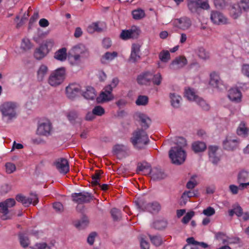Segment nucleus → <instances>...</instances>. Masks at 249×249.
I'll list each match as a JSON object with an SVG mask.
<instances>
[{"mask_svg":"<svg viewBox=\"0 0 249 249\" xmlns=\"http://www.w3.org/2000/svg\"><path fill=\"white\" fill-rule=\"evenodd\" d=\"M152 79L154 84L159 85L161 83L162 79L161 75L160 73H158L154 75H153Z\"/></svg>","mask_w":249,"mask_h":249,"instance_id":"obj_60","label":"nucleus"},{"mask_svg":"<svg viewBox=\"0 0 249 249\" xmlns=\"http://www.w3.org/2000/svg\"><path fill=\"white\" fill-rule=\"evenodd\" d=\"M66 69L61 67L52 71L48 79L49 84L54 87L60 85L64 81Z\"/></svg>","mask_w":249,"mask_h":249,"instance_id":"obj_5","label":"nucleus"},{"mask_svg":"<svg viewBox=\"0 0 249 249\" xmlns=\"http://www.w3.org/2000/svg\"><path fill=\"white\" fill-rule=\"evenodd\" d=\"M82 95L87 100H93L96 97L94 89L90 86H88L85 90H82Z\"/></svg>","mask_w":249,"mask_h":249,"instance_id":"obj_27","label":"nucleus"},{"mask_svg":"<svg viewBox=\"0 0 249 249\" xmlns=\"http://www.w3.org/2000/svg\"><path fill=\"white\" fill-rule=\"evenodd\" d=\"M127 148L126 146H125L124 145L122 144H117L113 148V150L114 152L118 154L119 152H122V151H125L127 150Z\"/></svg>","mask_w":249,"mask_h":249,"instance_id":"obj_61","label":"nucleus"},{"mask_svg":"<svg viewBox=\"0 0 249 249\" xmlns=\"http://www.w3.org/2000/svg\"><path fill=\"white\" fill-rule=\"evenodd\" d=\"M112 90L107 89L105 87L104 90L101 92L97 100L100 102H106L112 100L114 99V96L112 93Z\"/></svg>","mask_w":249,"mask_h":249,"instance_id":"obj_22","label":"nucleus"},{"mask_svg":"<svg viewBox=\"0 0 249 249\" xmlns=\"http://www.w3.org/2000/svg\"><path fill=\"white\" fill-rule=\"evenodd\" d=\"M33 47V44L30 40L27 38H24L22 39L20 48L24 51H27L31 49Z\"/></svg>","mask_w":249,"mask_h":249,"instance_id":"obj_38","label":"nucleus"},{"mask_svg":"<svg viewBox=\"0 0 249 249\" xmlns=\"http://www.w3.org/2000/svg\"><path fill=\"white\" fill-rule=\"evenodd\" d=\"M213 2L216 8L218 9L223 8L226 5L225 0H213Z\"/></svg>","mask_w":249,"mask_h":249,"instance_id":"obj_62","label":"nucleus"},{"mask_svg":"<svg viewBox=\"0 0 249 249\" xmlns=\"http://www.w3.org/2000/svg\"><path fill=\"white\" fill-rule=\"evenodd\" d=\"M133 18L136 20L141 19L145 16V12L143 10L138 8L132 12Z\"/></svg>","mask_w":249,"mask_h":249,"instance_id":"obj_40","label":"nucleus"},{"mask_svg":"<svg viewBox=\"0 0 249 249\" xmlns=\"http://www.w3.org/2000/svg\"><path fill=\"white\" fill-rule=\"evenodd\" d=\"M135 118L144 129L149 127L151 120L146 114L137 112L135 115Z\"/></svg>","mask_w":249,"mask_h":249,"instance_id":"obj_21","label":"nucleus"},{"mask_svg":"<svg viewBox=\"0 0 249 249\" xmlns=\"http://www.w3.org/2000/svg\"><path fill=\"white\" fill-rule=\"evenodd\" d=\"M212 22L216 24H225L227 22V18L221 13L217 11H212L211 15Z\"/></svg>","mask_w":249,"mask_h":249,"instance_id":"obj_24","label":"nucleus"},{"mask_svg":"<svg viewBox=\"0 0 249 249\" xmlns=\"http://www.w3.org/2000/svg\"><path fill=\"white\" fill-rule=\"evenodd\" d=\"M149 141L146 132L142 129L136 130L131 138V142L134 147L139 150L144 148L148 143Z\"/></svg>","mask_w":249,"mask_h":249,"instance_id":"obj_4","label":"nucleus"},{"mask_svg":"<svg viewBox=\"0 0 249 249\" xmlns=\"http://www.w3.org/2000/svg\"><path fill=\"white\" fill-rule=\"evenodd\" d=\"M89 224V219L87 217H83L80 220L75 224V227L79 229L85 228Z\"/></svg>","mask_w":249,"mask_h":249,"instance_id":"obj_46","label":"nucleus"},{"mask_svg":"<svg viewBox=\"0 0 249 249\" xmlns=\"http://www.w3.org/2000/svg\"><path fill=\"white\" fill-rule=\"evenodd\" d=\"M160 60L164 63H167L170 59V54L167 50L162 51L159 54Z\"/></svg>","mask_w":249,"mask_h":249,"instance_id":"obj_44","label":"nucleus"},{"mask_svg":"<svg viewBox=\"0 0 249 249\" xmlns=\"http://www.w3.org/2000/svg\"><path fill=\"white\" fill-rule=\"evenodd\" d=\"M140 32V30L138 27L133 26L129 30H123L120 35V37L124 40L135 38L138 37Z\"/></svg>","mask_w":249,"mask_h":249,"instance_id":"obj_16","label":"nucleus"},{"mask_svg":"<svg viewBox=\"0 0 249 249\" xmlns=\"http://www.w3.org/2000/svg\"><path fill=\"white\" fill-rule=\"evenodd\" d=\"M185 96L189 100L194 102L198 98L194 89L189 88L185 89Z\"/></svg>","mask_w":249,"mask_h":249,"instance_id":"obj_34","label":"nucleus"},{"mask_svg":"<svg viewBox=\"0 0 249 249\" xmlns=\"http://www.w3.org/2000/svg\"><path fill=\"white\" fill-rule=\"evenodd\" d=\"M236 133L241 137H247L249 135V128L247 127L246 124L244 122H242L237 128Z\"/></svg>","mask_w":249,"mask_h":249,"instance_id":"obj_31","label":"nucleus"},{"mask_svg":"<svg viewBox=\"0 0 249 249\" xmlns=\"http://www.w3.org/2000/svg\"><path fill=\"white\" fill-rule=\"evenodd\" d=\"M81 87L76 83L69 84L66 88V94L67 97L71 99H73L82 93Z\"/></svg>","mask_w":249,"mask_h":249,"instance_id":"obj_10","label":"nucleus"},{"mask_svg":"<svg viewBox=\"0 0 249 249\" xmlns=\"http://www.w3.org/2000/svg\"><path fill=\"white\" fill-rule=\"evenodd\" d=\"M189 200L188 195L184 191L182 194L180 199V204L181 205H185Z\"/></svg>","mask_w":249,"mask_h":249,"instance_id":"obj_64","label":"nucleus"},{"mask_svg":"<svg viewBox=\"0 0 249 249\" xmlns=\"http://www.w3.org/2000/svg\"><path fill=\"white\" fill-rule=\"evenodd\" d=\"M173 23L176 27L182 31L188 30L192 26L191 20L187 17L175 19Z\"/></svg>","mask_w":249,"mask_h":249,"instance_id":"obj_11","label":"nucleus"},{"mask_svg":"<svg viewBox=\"0 0 249 249\" xmlns=\"http://www.w3.org/2000/svg\"><path fill=\"white\" fill-rule=\"evenodd\" d=\"M48 71V68L47 66L42 64L41 65L37 71V79L39 81L44 80L45 76Z\"/></svg>","mask_w":249,"mask_h":249,"instance_id":"obj_33","label":"nucleus"},{"mask_svg":"<svg viewBox=\"0 0 249 249\" xmlns=\"http://www.w3.org/2000/svg\"><path fill=\"white\" fill-rule=\"evenodd\" d=\"M111 214L114 220H119L121 218V213L119 210L116 208H113L111 210Z\"/></svg>","mask_w":249,"mask_h":249,"instance_id":"obj_54","label":"nucleus"},{"mask_svg":"<svg viewBox=\"0 0 249 249\" xmlns=\"http://www.w3.org/2000/svg\"><path fill=\"white\" fill-rule=\"evenodd\" d=\"M54 244L52 243H47L46 242H40L36 243L33 247H31V249H52Z\"/></svg>","mask_w":249,"mask_h":249,"instance_id":"obj_37","label":"nucleus"},{"mask_svg":"<svg viewBox=\"0 0 249 249\" xmlns=\"http://www.w3.org/2000/svg\"><path fill=\"white\" fill-rule=\"evenodd\" d=\"M228 237L226 236V234L224 232H218L215 233V238L216 240H220L222 241V243L227 244Z\"/></svg>","mask_w":249,"mask_h":249,"instance_id":"obj_51","label":"nucleus"},{"mask_svg":"<svg viewBox=\"0 0 249 249\" xmlns=\"http://www.w3.org/2000/svg\"><path fill=\"white\" fill-rule=\"evenodd\" d=\"M118 55L116 52H107L101 57V62L102 63L106 64L113 60Z\"/></svg>","mask_w":249,"mask_h":249,"instance_id":"obj_30","label":"nucleus"},{"mask_svg":"<svg viewBox=\"0 0 249 249\" xmlns=\"http://www.w3.org/2000/svg\"><path fill=\"white\" fill-rule=\"evenodd\" d=\"M152 243L156 246H159L161 245L163 240L161 237L158 235L152 236L149 235Z\"/></svg>","mask_w":249,"mask_h":249,"instance_id":"obj_48","label":"nucleus"},{"mask_svg":"<svg viewBox=\"0 0 249 249\" xmlns=\"http://www.w3.org/2000/svg\"><path fill=\"white\" fill-rule=\"evenodd\" d=\"M78 117V113L75 111H71L67 114V118L71 123H74Z\"/></svg>","mask_w":249,"mask_h":249,"instance_id":"obj_55","label":"nucleus"},{"mask_svg":"<svg viewBox=\"0 0 249 249\" xmlns=\"http://www.w3.org/2000/svg\"><path fill=\"white\" fill-rule=\"evenodd\" d=\"M20 245L24 248L27 247L30 244V241L28 237L23 233H20L18 235Z\"/></svg>","mask_w":249,"mask_h":249,"instance_id":"obj_42","label":"nucleus"},{"mask_svg":"<svg viewBox=\"0 0 249 249\" xmlns=\"http://www.w3.org/2000/svg\"><path fill=\"white\" fill-rule=\"evenodd\" d=\"M105 27L103 22H95L90 24L87 27V31L89 34H93L94 32H101Z\"/></svg>","mask_w":249,"mask_h":249,"instance_id":"obj_25","label":"nucleus"},{"mask_svg":"<svg viewBox=\"0 0 249 249\" xmlns=\"http://www.w3.org/2000/svg\"><path fill=\"white\" fill-rule=\"evenodd\" d=\"M202 108L205 110L209 109L210 107L209 105L203 99L198 97V99L195 101Z\"/></svg>","mask_w":249,"mask_h":249,"instance_id":"obj_53","label":"nucleus"},{"mask_svg":"<svg viewBox=\"0 0 249 249\" xmlns=\"http://www.w3.org/2000/svg\"><path fill=\"white\" fill-rule=\"evenodd\" d=\"M72 200L78 204L89 202L91 199L90 194L87 192L73 193L71 194Z\"/></svg>","mask_w":249,"mask_h":249,"instance_id":"obj_19","label":"nucleus"},{"mask_svg":"<svg viewBox=\"0 0 249 249\" xmlns=\"http://www.w3.org/2000/svg\"><path fill=\"white\" fill-rule=\"evenodd\" d=\"M151 168L150 165L146 162L139 163L138 164L137 172L138 174L148 175L151 172Z\"/></svg>","mask_w":249,"mask_h":249,"instance_id":"obj_28","label":"nucleus"},{"mask_svg":"<svg viewBox=\"0 0 249 249\" xmlns=\"http://www.w3.org/2000/svg\"><path fill=\"white\" fill-rule=\"evenodd\" d=\"M16 200L21 202L24 206L28 207L33 204L36 205L38 202V197L36 194H32L30 197H27L22 195H18L16 197Z\"/></svg>","mask_w":249,"mask_h":249,"instance_id":"obj_12","label":"nucleus"},{"mask_svg":"<svg viewBox=\"0 0 249 249\" xmlns=\"http://www.w3.org/2000/svg\"><path fill=\"white\" fill-rule=\"evenodd\" d=\"M240 142L234 137L228 136L223 142L224 149L229 151H232L237 148Z\"/></svg>","mask_w":249,"mask_h":249,"instance_id":"obj_13","label":"nucleus"},{"mask_svg":"<svg viewBox=\"0 0 249 249\" xmlns=\"http://www.w3.org/2000/svg\"><path fill=\"white\" fill-rule=\"evenodd\" d=\"M189 10L193 13H197L199 9L208 10L210 7L208 0H187Z\"/></svg>","mask_w":249,"mask_h":249,"instance_id":"obj_7","label":"nucleus"},{"mask_svg":"<svg viewBox=\"0 0 249 249\" xmlns=\"http://www.w3.org/2000/svg\"><path fill=\"white\" fill-rule=\"evenodd\" d=\"M153 77V74L149 72H146L139 75L137 78L139 84L141 85L147 84Z\"/></svg>","mask_w":249,"mask_h":249,"instance_id":"obj_29","label":"nucleus"},{"mask_svg":"<svg viewBox=\"0 0 249 249\" xmlns=\"http://www.w3.org/2000/svg\"><path fill=\"white\" fill-rule=\"evenodd\" d=\"M187 64V60L185 56H179L173 60L169 65L171 69L178 70L182 68Z\"/></svg>","mask_w":249,"mask_h":249,"instance_id":"obj_20","label":"nucleus"},{"mask_svg":"<svg viewBox=\"0 0 249 249\" xmlns=\"http://www.w3.org/2000/svg\"><path fill=\"white\" fill-rule=\"evenodd\" d=\"M135 202L138 207L142 211L145 210L151 213H157L160 209V206L157 202L147 204L144 200L139 199Z\"/></svg>","mask_w":249,"mask_h":249,"instance_id":"obj_8","label":"nucleus"},{"mask_svg":"<svg viewBox=\"0 0 249 249\" xmlns=\"http://www.w3.org/2000/svg\"><path fill=\"white\" fill-rule=\"evenodd\" d=\"M54 58L59 61H63L67 58V49L63 48L55 52Z\"/></svg>","mask_w":249,"mask_h":249,"instance_id":"obj_36","label":"nucleus"},{"mask_svg":"<svg viewBox=\"0 0 249 249\" xmlns=\"http://www.w3.org/2000/svg\"><path fill=\"white\" fill-rule=\"evenodd\" d=\"M151 177L153 180H160L164 178L166 175L161 170L155 168L151 170Z\"/></svg>","mask_w":249,"mask_h":249,"instance_id":"obj_35","label":"nucleus"},{"mask_svg":"<svg viewBox=\"0 0 249 249\" xmlns=\"http://www.w3.org/2000/svg\"><path fill=\"white\" fill-rule=\"evenodd\" d=\"M16 204L14 199L9 198L5 201L0 203V213L1 218L3 220H6L10 218L8 215L9 213L8 208L13 207Z\"/></svg>","mask_w":249,"mask_h":249,"instance_id":"obj_9","label":"nucleus"},{"mask_svg":"<svg viewBox=\"0 0 249 249\" xmlns=\"http://www.w3.org/2000/svg\"><path fill=\"white\" fill-rule=\"evenodd\" d=\"M148 102V98L147 96L140 95L136 101V104L138 106H145L147 104Z\"/></svg>","mask_w":249,"mask_h":249,"instance_id":"obj_50","label":"nucleus"},{"mask_svg":"<svg viewBox=\"0 0 249 249\" xmlns=\"http://www.w3.org/2000/svg\"><path fill=\"white\" fill-rule=\"evenodd\" d=\"M209 84L213 88L219 90L222 89L225 87L219 74L215 71L211 72L210 74Z\"/></svg>","mask_w":249,"mask_h":249,"instance_id":"obj_14","label":"nucleus"},{"mask_svg":"<svg viewBox=\"0 0 249 249\" xmlns=\"http://www.w3.org/2000/svg\"><path fill=\"white\" fill-rule=\"evenodd\" d=\"M6 172L8 174H11L16 170V167L14 163L12 162H7L5 165Z\"/></svg>","mask_w":249,"mask_h":249,"instance_id":"obj_56","label":"nucleus"},{"mask_svg":"<svg viewBox=\"0 0 249 249\" xmlns=\"http://www.w3.org/2000/svg\"><path fill=\"white\" fill-rule=\"evenodd\" d=\"M49 53V49L41 45L35 50L34 55L37 60L43 58Z\"/></svg>","mask_w":249,"mask_h":249,"instance_id":"obj_26","label":"nucleus"},{"mask_svg":"<svg viewBox=\"0 0 249 249\" xmlns=\"http://www.w3.org/2000/svg\"><path fill=\"white\" fill-rule=\"evenodd\" d=\"M215 213V210L212 207H208L206 209H204L202 213L207 216H211L214 214Z\"/></svg>","mask_w":249,"mask_h":249,"instance_id":"obj_59","label":"nucleus"},{"mask_svg":"<svg viewBox=\"0 0 249 249\" xmlns=\"http://www.w3.org/2000/svg\"><path fill=\"white\" fill-rule=\"evenodd\" d=\"M197 54L200 58L204 60L208 59L210 57L209 53L202 47L198 48Z\"/></svg>","mask_w":249,"mask_h":249,"instance_id":"obj_45","label":"nucleus"},{"mask_svg":"<svg viewBox=\"0 0 249 249\" xmlns=\"http://www.w3.org/2000/svg\"><path fill=\"white\" fill-rule=\"evenodd\" d=\"M197 176L196 175L192 176L190 180L187 182L186 184V187L189 189H194L197 184V182L196 180Z\"/></svg>","mask_w":249,"mask_h":249,"instance_id":"obj_47","label":"nucleus"},{"mask_svg":"<svg viewBox=\"0 0 249 249\" xmlns=\"http://www.w3.org/2000/svg\"><path fill=\"white\" fill-rule=\"evenodd\" d=\"M54 164L57 170L63 174H67L70 170L69 162L65 158H59L57 159Z\"/></svg>","mask_w":249,"mask_h":249,"instance_id":"obj_17","label":"nucleus"},{"mask_svg":"<svg viewBox=\"0 0 249 249\" xmlns=\"http://www.w3.org/2000/svg\"><path fill=\"white\" fill-rule=\"evenodd\" d=\"M89 56L88 48L83 44H78L73 46L69 51L68 60L72 66H79Z\"/></svg>","mask_w":249,"mask_h":249,"instance_id":"obj_1","label":"nucleus"},{"mask_svg":"<svg viewBox=\"0 0 249 249\" xmlns=\"http://www.w3.org/2000/svg\"><path fill=\"white\" fill-rule=\"evenodd\" d=\"M241 73L249 79V64H243L241 68Z\"/></svg>","mask_w":249,"mask_h":249,"instance_id":"obj_58","label":"nucleus"},{"mask_svg":"<svg viewBox=\"0 0 249 249\" xmlns=\"http://www.w3.org/2000/svg\"><path fill=\"white\" fill-rule=\"evenodd\" d=\"M249 12V0H233L230 8V16L234 19L239 18L243 12Z\"/></svg>","mask_w":249,"mask_h":249,"instance_id":"obj_3","label":"nucleus"},{"mask_svg":"<svg viewBox=\"0 0 249 249\" xmlns=\"http://www.w3.org/2000/svg\"><path fill=\"white\" fill-rule=\"evenodd\" d=\"M194 151L196 152H199L204 151L206 148V144L201 142H195L192 145Z\"/></svg>","mask_w":249,"mask_h":249,"instance_id":"obj_39","label":"nucleus"},{"mask_svg":"<svg viewBox=\"0 0 249 249\" xmlns=\"http://www.w3.org/2000/svg\"><path fill=\"white\" fill-rule=\"evenodd\" d=\"M167 222L165 220H160L155 221L153 224V227L157 230H162L166 228Z\"/></svg>","mask_w":249,"mask_h":249,"instance_id":"obj_41","label":"nucleus"},{"mask_svg":"<svg viewBox=\"0 0 249 249\" xmlns=\"http://www.w3.org/2000/svg\"><path fill=\"white\" fill-rule=\"evenodd\" d=\"M141 47L139 43H133L131 48V53L129 57V61L135 63L141 59Z\"/></svg>","mask_w":249,"mask_h":249,"instance_id":"obj_15","label":"nucleus"},{"mask_svg":"<svg viewBox=\"0 0 249 249\" xmlns=\"http://www.w3.org/2000/svg\"><path fill=\"white\" fill-rule=\"evenodd\" d=\"M52 125L49 122L41 123L38 126L36 133L39 135L47 136L50 134Z\"/></svg>","mask_w":249,"mask_h":249,"instance_id":"obj_23","label":"nucleus"},{"mask_svg":"<svg viewBox=\"0 0 249 249\" xmlns=\"http://www.w3.org/2000/svg\"><path fill=\"white\" fill-rule=\"evenodd\" d=\"M100 178V174L99 172H96L95 174L92 176L91 183L94 185H99V179Z\"/></svg>","mask_w":249,"mask_h":249,"instance_id":"obj_63","label":"nucleus"},{"mask_svg":"<svg viewBox=\"0 0 249 249\" xmlns=\"http://www.w3.org/2000/svg\"><path fill=\"white\" fill-rule=\"evenodd\" d=\"M174 142L177 145L175 147H178L179 149H184V148L187 145L186 140L182 137H176Z\"/></svg>","mask_w":249,"mask_h":249,"instance_id":"obj_43","label":"nucleus"},{"mask_svg":"<svg viewBox=\"0 0 249 249\" xmlns=\"http://www.w3.org/2000/svg\"><path fill=\"white\" fill-rule=\"evenodd\" d=\"M169 155L172 163L177 165L183 163L186 158L184 149L178 147H172L169 151Z\"/></svg>","mask_w":249,"mask_h":249,"instance_id":"obj_6","label":"nucleus"},{"mask_svg":"<svg viewBox=\"0 0 249 249\" xmlns=\"http://www.w3.org/2000/svg\"><path fill=\"white\" fill-rule=\"evenodd\" d=\"M92 111L95 116H101L105 113L104 108L100 106H95L92 109Z\"/></svg>","mask_w":249,"mask_h":249,"instance_id":"obj_52","label":"nucleus"},{"mask_svg":"<svg viewBox=\"0 0 249 249\" xmlns=\"http://www.w3.org/2000/svg\"><path fill=\"white\" fill-rule=\"evenodd\" d=\"M18 105L14 102H5L0 105V112L3 121L7 124L11 123L18 116Z\"/></svg>","mask_w":249,"mask_h":249,"instance_id":"obj_2","label":"nucleus"},{"mask_svg":"<svg viewBox=\"0 0 249 249\" xmlns=\"http://www.w3.org/2000/svg\"><path fill=\"white\" fill-rule=\"evenodd\" d=\"M228 97L231 101L239 103L242 101V94L237 88L233 87L228 90Z\"/></svg>","mask_w":249,"mask_h":249,"instance_id":"obj_18","label":"nucleus"},{"mask_svg":"<svg viewBox=\"0 0 249 249\" xmlns=\"http://www.w3.org/2000/svg\"><path fill=\"white\" fill-rule=\"evenodd\" d=\"M170 98L171 105L175 108H178L180 106L181 97L180 95L176 93H171L170 94Z\"/></svg>","mask_w":249,"mask_h":249,"instance_id":"obj_32","label":"nucleus"},{"mask_svg":"<svg viewBox=\"0 0 249 249\" xmlns=\"http://www.w3.org/2000/svg\"><path fill=\"white\" fill-rule=\"evenodd\" d=\"M194 215V212L190 211L188 212L183 217L182 222L185 224H187Z\"/></svg>","mask_w":249,"mask_h":249,"instance_id":"obj_57","label":"nucleus"},{"mask_svg":"<svg viewBox=\"0 0 249 249\" xmlns=\"http://www.w3.org/2000/svg\"><path fill=\"white\" fill-rule=\"evenodd\" d=\"M120 80L117 77H113L110 82V83L107 85L106 87L107 89L111 90L112 91L114 89L116 88L119 84Z\"/></svg>","mask_w":249,"mask_h":249,"instance_id":"obj_49","label":"nucleus"}]
</instances>
